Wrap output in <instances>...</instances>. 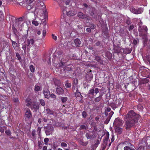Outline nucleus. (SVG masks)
I'll list each match as a JSON object with an SVG mask.
<instances>
[{
	"mask_svg": "<svg viewBox=\"0 0 150 150\" xmlns=\"http://www.w3.org/2000/svg\"><path fill=\"white\" fill-rule=\"evenodd\" d=\"M125 127L127 130H129L138 121V118L136 113L133 110H131L125 115Z\"/></svg>",
	"mask_w": 150,
	"mask_h": 150,
	"instance_id": "nucleus-1",
	"label": "nucleus"
},
{
	"mask_svg": "<svg viewBox=\"0 0 150 150\" xmlns=\"http://www.w3.org/2000/svg\"><path fill=\"white\" fill-rule=\"evenodd\" d=\"M72 29V24L66 22L65 23L61 25L60 28V32L62 34L67 36L71 34Z\"/></svg>",
	"mask_w": 150,
	"mask_h": 150,
	"instance_id": "nucleus-2",
	"label": "nucleus"
},
{
	"mask_svg": "<svg viewBox=\"0 0 150 150\" xmlns=\"http://www.w3.org/2000/svg\"><path fill=\"white\" fill-rule=\"evenodd\" d=\"M138 31L139 36L144 40H147L148 28L146 26L143 25V23L141 21L138 23Z\"/></svg>",
	"mask_w": 150,
	"mask_h": 150,
	"instance_id": "nucleus-3",
	"label": "nucleus"
},
{
	"mask_svg": "<svg viewBox=\"0 0 150 150\" xmlns=\"http://www.w3.org/2000/svg\"><path fill=\"white\" fill-rule=\"evenodd\" d=\"M25 118L27 121H30L32 118V112L29 109H28L25 112Z\"/></svg>",
	"mask_w": 150,
	"mask_h": 150,
	"instance_id": "nucleus-4",
	"label": "nucleus"
},
{
	"mask_svg": "<svg viewBox=\"0 0 150 150\" xmlns=\"http://www.w3.org/2000/svg\"><path fill=\"white\" fill-rule=\"evenodd\" d=\"M54 127L52 125H47L45 127V132L47 135L51 134L54 130Z\"/></svg>",
	"mask_w": 150,
	"mask_h": 150,
	"instance_id": "nucleus-5",
	"label": "nucleus"
},
{
	"mask_svg": "<svg viewBox=\"0 0 150 150\" xmlns=\"http://www.w3.org/2000/svg\"><path fill=\"white\" fill-rule=\"evenodd\" d=\"M124 123L123 121L120 118H116L114 121L113 124L116 127L122 126Z\"/></svg>",
	"mask_w": 150,
	"mask_h": 150,
	"instance_id": "nucleus-6",
	"label": "nucleus"
},
{
	"mask_svg": "<svg viewBox=\"0 0 150 150\" xmlns=\"http://www.w3.org/2000/svg\"><path fill=\"white\" fill-rule=\"evenodd\" d=\"M130 11L133 13L137 14L142 13L143 11V9L142 8L135 9L134 7H132L131 8Z\"/></svg>",
	"mask_w": 150,
	"mask_h": 150,
	"instance_id": "nucleus-7",
	"label": "nucleus"
},
{
	"mask_svg": "<svg viewBox=\"0 0 150 150\" xmlns=\"http://www.w3.org/2000/svg\"><path fill=\"white\" fill-rule=\"evenodd\" d=\"M63 55L61 51H58L56 52L54 59L56 60H62L63 59Z\"/></svg>",
	"mask_w": 150,
	"mask_h": 150,
	"instance_id": "nucleus-8",
	"label": "nucleus"
},
{
	"mask_svg": "<svg viewBox=\"0 0 150 150\" xmlns=\"http://www.w3.org/2000/svg\"><path fill=\"white\" fill-rule=\"evenodd\" d=\"M78 16L80 18L85 19L87 20L88 21L90 20L89 16L86 14H84L82 12H78L77 14Z\"/></svg>",
	"mask_w": 150,
	"mask_h": 150,
	"instance_id": "nucleus-9",
	"label": "nucleus"
},
{
	"mask_svg": "<svg viewBox=\"0 0 150 150\" xmlns=\"http://www.w3.org/2000/svg\"><path fill=\"white\" fill-rule=\"evenodd\" d=\"M109 137V133L107 132L105 133L104 138L103 139V143L102 144L106 146L108 144Z\"/></svg>",
	"mask_w": 150,
	"mask_h": 150,
	"instance_id": "nucleus-10",
	"label": "nucleus"
},
{
	"mask_svg": "<svg viewBox=\"0 0 150 150\" xmlns=\"http://www.w3.org/2000/svg\"><path fill=\"white\" fill-rule=\"evenodd\" d=\"M28 36V30H27L26 33L22 36L21 38L19 39V41L22 44L24 43L26 41Z\"/></svg>",
	"mask_w": 150,
	"mask_h": 150,
	"instance_id": "nucleus-11",
	"label": "nucleus"
},
{
	"mask_svg": "<svg viewBox=\"0 0 150 150\" xmlns=\"http://www.w3.org/2000/svg\"><path fill=\"white\" fill-rule=\"evenodd\" d=\"M35 38L30 37V39H28L27 46H29L30 45H34V44Z\"/></svg>",
	"mask_w": 150,
	"mask_h": 150,
	"instance_id": "nucleus-12",
	"label": "nucleus"
},
{
	"mask_svg": "<svg viewBox=\"0 0 150 150\" xmlns=\"http://www.w3.org/2000/svg\"><path fill=\"white\" fill-rule=\"evenodd\" d=\"M63 13L64 14H67V15L69 16H73L76 14V13L74 11H70L67 12V11L65 10L63 11Z\"/></svg>",
	"mask_w": 150,
	"mask_h": 150,
	"instance_id": "nucleus-13",
	"label": "nucleus"
},
{
	"mask_svg": "<svg viewBox=\"0 0 150 150\" xmlns=\"http://www.w3.org/2000/svg\"><path fill=\"white\" fill-rule=\"evenodd\" d=\"M89 13L90 15L93 16L94 18H97V15H96V11L94 8H92L91 11H89Z\"/></svg>",
	"mask_w": 150,
	"mask_h": 150,
	"instance_id": "nucleus-14",
	"label": "nucleus"
},
{
	"mask_svg": "<svg viewBox=\"0 0 150 150\" xmlns=\"http://www.w3.org/2000/svg\"><path fill=\"white\" fill-rule=\"evenodd\" d=\"M56 91L57 92V93L59 95H62L64 93V89L59 86H57V87Z\"/></svg>",
	"mask_w": 150,
	"mask_h": 150,
	"instance_id": "nucleus-15",
	"label": "nucleus"
},
{
	"mask_svg": "<svg viewBox=\"0 0 150 150\" xmlns=\"http://www.w3.org/2000/svg\"><path fill=\"white\" fill-rule=\"evenodd\" d=\"M95 60L97 62L100 64H103V61L101 59V57L100 56L94 55Z\"/></svg>",
	"mask_w": 150,
	"mask_h": 150,
	"instance_id": "nucleus-16",
	"label": "nucleus"
},
{
	"mask_svg": "<svg viewBox=\"0 0 150 150\" xmlns=\"http://www.w3.org/2000/svg\"><path fill=\"white\" fill-rule=\"evenodd\" d=\"M115 132L117 133V134H120L122 132L123 129L122 128L119 127H117L115 129Z\"/></svg>",
	"mask_w": 150,
	"mask_h": 150,
	"instance_id": "nucleus-17",
	"label": "nucleus"
},
{
	"mask_svg": "<svg viewBox=\"0 0 150 150\" xmlns=\"http://www.w3.org/2000/svg\"><path fill=\"white\" fill-rule=\"evenodd\" d=\"M105 56L109 60H111L112 58V54L110 52L107 51L105 52Z\"/></svg>",
	"mask_w": 150,
	"mask_h": 150,
	"instance_id": "nucleus-18",
	"label": "nucleus"
},
{
	"mask_svg": "<svg viewBox=\"0 0 150 150\" xmlns=\"http://www.w3.org/2000/svg\"><path fill=\"white\" fill-rule=\"evenodd\" d=\"M122 49L120 48V45H118L114 47V51L115 53H121L122 52L121 51V50Z\"/></svg>",
	"mask_w": 150,
	"mask_h": 150,
	"instance_id": "nucleus-19",
	"label": "nucleus"
},
{
	"mask_svg": "<svg viewBox=\"0 0 150 150\" xmlns=\"http://www.w3.org/2000/svg\"><path fill=\"white\" fill-rule=\"evenodd\" d=\"M43 93L45 96V98L48 99L50 98V93L48 90L44 91Z\"/></svg>",
	"mask_w": 150,
	"mask_h": 150,
	"instance_id": "nucleus-20",
	"label": "nucleus"
},
{
	"mask_svg": "<svg viewBox=\"0 0 150 150\" xmlns=\"http://www.w3.org/2000/svg\"><path fill=\"white\" fill-rule=\"evenodd\" d=\"M41 39H39L38 40H35L34 46L36 47H39L41 44Z\"/></svg>",
	"mask_w": 150,
	"mask_h": 150,
	"instance_id": "nucleus-21",
	"label": "nucleus"
},
{
	"mask_svg": "<svg viewBox=\"0 0 150 150\" xmlns=\"http://www.w3.org/2000/svg\"><path fill=\"white\" fill-rule=\"evenodd\" d=\"M122 50H123V53L124 54H128L131 53L132 50L128 48H122Z\"/></svg>",
	"mask_w": 150,
	"mask_h": 150,
	"instance_id": "nucleus-22",
	"label": "nucleus"
},
{
	"mask_svg": "<svg viewBox=\"0 0 150 150\" xmlns=\"http://www.w3.org/2000/svg\"><path fill=\"white\" fill-rule=\"evenodd\" d=\"M30 108L32 110L33 108L35 110H38L39 108V106L38 104L36 103H34L32 104V106H31Z\"/></svg>",
	"mask_w": 150,
	"mask_h": 150,
	"instance_id": "nucleus-23",
	"label": "nucleus"
},
{
	"mask_svg": "<svg viewBox=\"0 0 150 150\" xmlns=\"http://www.w3.org/2000/svg\"><path fill=\"white\" fill-rule=\"evenodd\" d=\"M41 88L38 85H35L34 86V90L35 93H37L38 91H40Z\"/></svg>",
	"mask_w": 150,
	"mask_h": 150,
	"instance_id": "nucleus-24",
	"label": "nucleus"
},
{
	"mask_svg": "<svg viewBox=\"0 0 150 150\" xmlns=\"http://www.w3.org/2000/svg\"><path fill=\"white\" fill-rule=\"evenodd\" d=\"M13 102L15 103V105H18L20 103L19 99L18 98H13Z\"/></svg>",
	"mask_w": 150,
	"mask_h": 150,
	"instance_id": "nucleus-25",
	"label": "nucleus"
},
{
	"mask_svg": "<svg viewBox=\"0 0 150 150\" xmlns=\"http://www.w3.org/2000/svg\"><path fill=\"white\" fill-rule=\"evenodd\" d=\"M26 8L28 10H31L32 11H34L36 10V8L35 7L32 6L29 4L28 5Z\"/></svg>",
	"mask_w": 150,
	"mask_h": 150,
	"instance_id": "nucleus-26",
	"label": "nucleus"
},
{
	"mask_svg": "<svg viewBox=\"0 0 150 150\" xmlns=\"http://www.w3.org/2000/svg\"><path fill=\"white\" fill-rule=\"evenodd\" d=\"M124 146H133V145L132 144L129 142L127 141H125L122 143Z\"/></svg>",
	"mask_w": 150,
	"mask_h": 150,
	"instance_id": "nucleus-27",
	"label": "nucleus"
},
{
	"mask_svg": "<svg viewBox=\"0 0 150 150\" xmlns=\"http://www.w3.org/2000/svg\"><path fill=\"white\" fill-rule=\"evenodd\" d=\"M59 61V62H58V63L59 64V67H63L64 66L66 62H63L62 60H58Z\"/></svg>",
	"mask_w": 150,
	"mask_h": 150,
	"instance_id": "nucleus-28",
	"label": "nucleus"
},
{
	"mask_svg": "<svg viewBox=\"0 0 150 150\" xmlns=\"http://www.w3.org/2000/svg\"><path fill=\"white\" fill-rule=\"evenodd\" d=\"M91 70H90L89 72L88 73V74H87L86 75L87 77H88L90 80H91L93 78V75L91 73Z\"/></svg>",
	"mask_w": 150,
	"mask_h": 150,
	"instance_id": "nucleus-29",
	"label": "nucleus"
},
{
	"mask_svg": "<svg viewBox=\"0 0 150 150\" xmlns=\"http://www.w3.org/2000/svg\"><path fill=\"white\" fill-rule=\"evenodd\" d=\"M74 43L76 46L79 47L81 44V42L79 39L76 38L74 40Z\"/></svg>",
	"mask_w": 150,
	"mask_h": 150,
	"instance_id": "nucleus-30",
	"label": "nucleus"
},
{
	"mask_svg": "<svg viewBox=\"0 0 150 150\" xmlns=\"http://www.w3.org/2000/svg\"><path fill=\"white\" fill-rule=\"evenodd\" d=\"M102 98V95H100L98 97H96L94 100V101L96 103L99 102Z\"/></svg>",
	"mask_w": 150,
	"mask_h": 150,
	"instance_id": "nucleus-31",
	"label": "nucleus"
},
{
	"mask_svg": "<svg viewBox=\"0 0 150 150\" xmlns=\"http://www.w3.org/2000/svg\"><path fill=\"white\" fill-rule=\"evenodd\" d=\"M46 111L47 112V113L49 115H53L54 114V112L49 108L46 109Z\"/></svg>",
	"mask_w": 150,
	"mask_h": 150,
	"instance_id": "nucleus-32",
	"label": "nucleus"
},
{
	"mask_svg": "<svg viewBox=\"0 0 150 150\" xmlns=\"http://www.w3.org/2000/svg\"><path fill=\"white\" fill-rule=\"evenodd\" d=\"M103 34L106 37H107L108 35V32L107 28L103 30Z\"/></svg>",
	"mask_w": 150,
	"mask_h": 150,
	"instance_id": "nucleus-33",
	"label": "nucleus"
},
{
	"mask_svg": "<svg viewBox=\"0 0 150 150\" xmlns=\"http://www.w3.org/2000/svg\"><path fill=\"white\" fill-rule=\"evenodd\" d=\"M26 105L27 106L29 107L32 106V101L30 99L27 100H26Z\"/></svg>",
	"mask_w": 150,
	"mask_h": 150,
	"instance_id": "nucleus-34",
	"label": "nucleus"
},
{
	"mask_svg": "<svg viewBox=\"0 0 150 150\" xmlns=\"http://www.w3.org/2000/svg\"><path fill=\"white\" fill-rule=\"evenodd\" d=\"M62 69H61L62 71L66 72V71H69L70 70V69L67 66H65L64 67H62Z\"/></svg>",
	"mask_w": 150,
	"mask_h": 150,
	"instance_id": "nucleus-35",
	"label": "nucleus"
},
{
	"mask_svg": "<svg viewBox=\"0 0 150 150\" xmlns=\"http://www.w3.org/2000/svg\"><path fill=\"white\" fill-rule=\"evenodd\" d=\"M60 99L62 102L64 103L67 100L68 98L66 97H61Z\"/></svg>",
	"mask_w": 150,
	"mask_h": 150,
	"instance_id": "nucleus-36",
	"label": "nucleus"
},
{
	"mask_svg": "<svg viewBox=\"0 0 150 150\" xmlns=\"http://www.w3.org/2000/svg\"><path fill=\"white\" fill-rule=\"evenodd\" d=\"M16 57L20 62H21L22 60L21 57L20 55V54L18 52H16Z\"/></svg>",
	"mask_w": 150,
	"mask_h": 150,
	"instance_id": "nucleus-37",
	"label": "nucleus"
},
{
	"mask_svg": "<svg viewBox=\"0 0 150 150\" xmlns=\"http://www.w3.org/2000/svg\"><path fill=\"white\" fill-rule=\"evenodd\" d=\"M11 41L12 42L13 46L14 49H16V48L18 47V44L15 41H13L11 40Z\"/></svg>",
	"mask_w": 150,
	"mask_h": 150,
	"instance_id": "nucleus-38",
	"label": "nucleus"
},
{
	"mask_svg": "<svg viewBox=\"0 0 150 150\" xmlns=\"http://www.w3.org/2000/svg\"><path fill=\"white\" fill-rule=\"evenodd\" d=\"M8 97L4 95H1L0 96V99L2 100L6 101Z\"/></svg>",
	"mask_w": 150,
	"mask_h": 150,
	"instance_id": "nucleus-39",
	"label": "nucleus"
},
{
	"mask_svg": "<svg viewBox=\"0 0 150 150\" xmlns=\"http://www.w3.org/2000/svg\"><path fill=\"white\" fill-rule=\"evenodd\" d=\"M85 136L87 139H90L93 138V135L92 134H90L89 133H87L86 134Z\"/></svg>",
	"mask_w": 150,
	"mask_h": 150,
	"instance_id": "nucleus-40",
	"label": "nucleus"
},
{
	"mask_svg": "<svg viewBox=\"0 0 150 150\" xmlns=\"http://www.w3.org/2000/svg\"><path fill=\"white\" fill-rule=\"evenodd\" d=\"M149 81L148 79L146 78L145 79H143L141 81V83L142 84H144L148 83Z\"/></svg>",
	"mask_w": 150,
	"mask_h": 150,
	"instance_id": "nucleus-41",
	"label": "nucleus"
},
{
	"mask_svg": "<svg viewBox=\"0 0 150 150\" xmlns=\"http://www.w3.org/2000/svg\"><path fill=\"white\" fill-rule=\"evenodd\" d=\"M137 108L139 110L142 111L143 109V107L141 104H139L137 106Z\"/></svg>",
	"mask_w": 150,
	"mask_h": 150,
	"instance_id": "nucleus-42",
	"label": "nucleus"
},
{
	"mask_svg": "<svg viewBox=\"0 0 150 150\" xmlns=\"http://www.w3.org/2000/svg\"><path fill=\"white\" fill-rule=\"evenodd\" d=\"M38 5L39 6L43 7V8H45V6L44 5V4L42 1H40V3H38Z\"/></svg>",
	"mask_w": 150,
	"mask_h": 150,
	"instance_id": "nucleus-43",
	"label": "nucleus"
},
{
	"mask_svg": "<svg viewBox=\"0 0 150 150\" xmlns=\"http://www.w3.org/2000/svg\"><path fill=\"white\" fill-rule=\"evenodd\" d=\"M29 68L31 72L33 73L34 72L35 68L34 67L33 65H30V66Z\"/></svg>",
	"mask_w": 150,
	"mask_h": 150,
	"instance_id": "nucleus-44",
	"label": "nucleus"
},
{
	"mask_svg": "<svg viewBox=\"0 0 150 150\" xmlns=\"http://www.w3.org/2000/svg\"><path fill=\"white\" fill-rule=\"evenodd\" d=\"M80 96L81 97H82V96L81 95L80 92L78 91L77 88L76 91L75 93V96L76 97H79Z\"/></svg>",
	"mask_w": 150,
	"mask_h": 150,
	"instance_id": "nucleus-45",
	"label": "nucleus"
},
{
	"mask_svg": "<svg viewBox=\"0 0 150 150\" xmlns=\"http://www.w3.org/2000/svg\"><path fill=\"white\" fill-rule=\"evenodd\" d=\"M94 94V89L93 88H91L88 92V94L93 95Z\"/></svg>",
	"mask_w": 150,
	"mask_h": 150,
	"instance_id": "nucleus-46",
	"label": "nucleus"
},
{
	"mask_svg": "<svg viewBox=\"0 0 150 150\" xmlns=\"http://www.w3.org/2000/svg\"><path fill=\"white\" fill-rule=\"evenodd\" d=\"M82 115L83 118L84 119L87 116V114L85 111H83L82 112Z\"/></svg>",
	"mask_w": 150,
	"mask_h": 150,
	"instance_id": "nucleus-47",
	"label": "nucleus"
},
{
	"mask_svg": "<svg viewBox=\"0 0 150 150\" xmlns=\"http://www.w3.org/2000/svg\"><path fill=\"white\" fill-rule=\"evenodd\" d=\"M89 27H90L91 29H94L96 28V25L93 23H91L90 24Z\"/></svg>",
	"mask_w": 150,
	"mask_h": 150,
	"instance_id": "nucleus-48",
	"label": "nucleus"
},
{
	"mask_svg": "<svg viewBox=\"0 0 150 150\" xmlns=\"http://www.w3.org/2000/svg\"><path fill=\"white\" fill-rule=\"evenodd\" d=\"M40 104L42 106H44L45 105V102L43 99H40L39 100Z\"/></svg>",
	"mask_w": 150,
	"mask_h": 150,
	"instance_id": "nucleus-49",
	"label": "nucleus"
},
{
	"mask_svg": "<svg viewBox=\"0 0 150 150\" xmlns=\"http://www.w3.org/2000/svg\"><path fill=\"white\" fill-rule=\"evenodd\" d=\"M139 42V40L138 38H136V39H134L133 40V43L134 45H136L137 44L138 42Z\"/></svg>",
	"mask_w": 150,
	"mask_h": 150,
	"instance_id": "nucleus-50",
	"label": "nucleus"
},
{
	"mask_svg": "<svg viewBox=\"0 0 150 150\" xmlns=\"http://www.w3.org/2000/svg\"><path fill=\"white\" fill-rule=\"evenodd\" d=\"M5 133L8 136H10L11 135V132L10 130L9 129L6 130L5 131Z\"/></svg>",
	"mask_w": 150,
	"mask_h": 150,
	"instance_id": "nucleus-51",
	"label": "nucleus"
},
{
	"mask_svg": "<svg viewBox=\"0 0 150 150\" xmlns=\"http://www.w3.org/2000/svg\"><path fill=\"white\" fill-rule=\"evenodd\" d=\"M66 87L68 88H70L71 87V83L66 82L65 84Z\"/></svg>",
	"mask_w": 150,
	"mask_h": 150,
	"instance_id": "nucleus-52",
	"label": "nucleus"
},
{
	"mask_svg": "<svg viewBox=\"0 0 150 150\" xmlns=\"http://www.w3.org/2000/svg\"><path fill=\"white\" fill-rule=\"evenodd\" d=\"M38 144L39 148L40 149H41L42 146V142L38 141Z\"/></svg>",
	"mask_w": 150,
	"mask_h": 150,
	"instance_id": "nucleus-53",
	"label": "nucleus"
},
{
	"mask_svg": "<svg viewBox=\"0 0 150 150\" xmlns=\"http://www.w3.org/2000/svg\"><path fill=\"white\" fill-rule=\"evenodd\" d=\"M110 118V117H108L106 118V120L105 121L104 123L105 124H107L109 122Z\"/></svg>",
	"mask_w": 150,
	"mask_h": 150,
	"instance_id": "nucleus-54",
	"label": "nucleus"
},
{
	"mask_svg": "<svg viewBox=\"0 0 150 150\" xmlns=\"http://www.w3.org/2000/svg\"><path fill=\"white\" fill-rule=\"evenodd\" d=\"M100 143V142L97 140L96 141V143L94 145V147H97L98 146V145Z\"/></svg>",
	"mask_w": 150,
	"mask_h": 150,
	"instance_id": "nucleus-55",
	"label": "nucleus"
},
{
	"mask_svg": "<svg viewBox=\"0 0 150 150\" xmlns=\"http://www.w3.org/2000/svg\"><path fill=\"white\" fill-rule=\"evenodd\" d=\"M111 110V108H108L105 111V115H106L107 116L108 115V113L106 112V111L107 112H110Z\"/></svg>",
	"mask_w": 150,
	"mask_h": 150,
	"instance_id": "nucleus-56",
	"label": "nucleus"
},
{
	"mask_svg": "<svg viewBox=\"0 0 150 150\" xmlns=\"http://www.w3.org/2000/svg\"><path fill=\"white\" fill-rule=\"evenodd\" d=\"M44 141L45 144L46 145H47L49 142V139L47 138H46L44 139Z\"/></svg>",
	"mask_w": 150,
	"mask_h": 150,
	"instance_id": "nucleus-57",
	"label": "nucleus"
},
{
	"mask_svg": "<svg viewBox=\"0 0 150 150\" xmlns=\"http://www.w3.org/2000/svg\"><path fill=\"white\" fill-rule=\"evenodd\" d=\"M86 127L85 125H81L80 126L79 129L81 130L84 129H86Z\"/></svg>",
	"mask_w": 150,
	"mask_h": 150,
	"instance_id": "nucleus-58",
	"label": "nucleus"
},
{
	"mask_svg": "<svg viewBox=\"0 0 150 150\" xmlns=\"http://www.w3.org/2000/svg\"><path fill=\"white\" fill-rule=\"evenodd\" d=\"M61 146L62 147H67V145L66 143L65 142H62L61 144Z\"/></svg>",
	"mask_w": 150,
	"mask_h": 150,
	"instance_id": "nucleus-59",
	"label": "nucleus"
},
{
	"mask_svg": "<svg viewBox=\"0 0 150 150\" xmlns=\"http://www.w3.org/2000/svg\"><path fill=\"white\" fill-rule=\"evenodd\" d=\"M110 106L113 109H114V108H117L116 105L114 103H111L110 104Z\"/></svg>",
	"mask_w": 150,
	"mask_h": 150,
	"instance_id": "nucleus-60",
	"label": "nucleus"
},
{
	"mask_svg": "<svg viewBox=\"0 0 150 150\" xmlns=\"http://www.w3.org/2000/svg\"><path fill=\"white\" fill-rule=\"evenodd\" d=\"M134 28V26L133 25H131L128 28V30L130 31L132 30Z\"/></svg>",
	"mask_w": 150,
	"mask_h": 150,
	"instance_id": "nucleus-61",
	"label": "nucleus"
},
{
	"mask_svg": "<svg viewBox=\"0 0 150 150\" xmlns=\"http://www.w3.org/2000/svg\"><path fill=\"white\" fill-rule=\"evenodd\" d=\"M32 23L35 26H37L38 25V23L36 21L33 20L32 22Z\"/></svg>",
	"mask_w": 150,
	"mask_h": 150,
	"instance_id": "nucleus-62",
	"label": "nucleus"
},
{
	"mask_svg": "<svg viewBox=\"0 0 150 150\" xmlns=\"http://www.w3.org/2000/svg\"><path fill=\"white\" fill-rule=\"evenodd\" d=\"M52 38L55 40H56L57 39V36H55L54 34H52Z\"/></svg>",
	"mask_w": 150,
	"mask_h": 150,
	"instance_id": "nucleus-63",
	"label": "nucleus"
},
{
	"mask_svg": "<svg viewBox=\"0 0 150 150\" xmlns=\"http://www.w3.org/2000/svg\"><path fill=\"white\" fill-rule=\"evenodd\" d=\"M144 146H141L137 149V150H144Z\"/></svg>",
	"mask_w": 150,
	"mask_h": 150,
	"instance_id": "nucleus-64",
	"label": "nucleus"
}]
</instances>
